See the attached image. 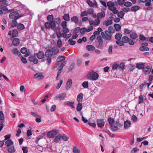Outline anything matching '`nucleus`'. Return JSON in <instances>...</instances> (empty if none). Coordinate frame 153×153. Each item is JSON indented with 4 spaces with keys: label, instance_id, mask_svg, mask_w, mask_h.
I'll list each match as a JSON object with an SVG mask.
<instances>
[{
    "label": "nucleus",
    "instance_id": "28",
    "mask_svg": "<svg viewBox=\"0 0 153 153\" xmlns=\"http://www.w3.org/2000/svg\"><path fill=\"white\" fill-rule=\"evenodd\" d=\"M130 36L132 39L134 40L138 37V35L136 33L132 32L130 34Z\"/></svg>",
    "mask_w": 153,
    "mask_h": 153
},
{
    "label": "nucleus",
    "instance_id": "41",
    "mask_svg": "<svg viewBox=\"0 0 153 153\" xmlns=\"http://www.w3.org/2000/svg\"><path fill=\"white\" fill-rule=\"evenodd\" d=\"M139 50L141 51H148L149 50V48L147 47L142 46L139 48Z\"/></svg>",
    "mask_w": 153,
    "mask_h": 153
},
{
    "label": "nucleus",
    "instance_id": "38",
    "mask_svg": "<svg viewBox=\"0 0 153 153\" xmlns=\"http://www.w3.org/2000/svg\"><path fill=\"white\" fill-rule=\"evenodd\" d=\"M17 28L19 30H21L24 29L25 27L23 24L20 23L18 25Z\"/></svg>",
    "mask_w": 153,
    "mask_h": 153
},
{
    "label": "nucleus",
    "instance_id": "27",
    "mask_svg": "<svg viewBox=\"0 0 153 153\" xmlns=\"http://www.w3.org/2000/svg\"><path fill=\"white\" fill-rule=\"evenodd\" d=\"M105 13L104 12H101L98 13L97 15V18H102L105 17Z\"/></svg>",
    "mask_w": 153,
    "mask_h": 153
},
{
    "label": "nucleus",
    "instance_id": "33",
    "mask_svg": "<svg viewBox=\"0 0 153 153\" xmlns=\"http://www.w3.org/2000/svg\"><path fill=\"white\" fill-rule=\"evenodd\" d=\"M129 38L126 36H123L122 39V40L124 43H126L129 41Z\"/></svg>",
    "mask_w": 153,
    "mask_h": 153
},
{
    "label": "nucleus",
    "instance_id": "64",
    "mask_svg": "<svg viewBox=\"0 0 153 153\" xmlns=\"http://www.w3.org/2000/svg\"><path fill=\"white\" fill-rule=\"evenodd\" d=\"M139 39L140 40L145 41L146 39L145 37L143 35L140 34L139 36Z\"/></svg>",
    "mask_w": 153,
    "mask_h": 153
},
{
    "label": "nucleus",
    "instance_id": "29",
    "mask_svg": "<svg viewBox=\"0 0 153 153\" xmlns=\"http://www.w3.org/2000/svg\"><path fill=\"white\" fill-rule=\"evenodd\" d=\"M71 21L75 24H77L78 23V18L77 16H73L71 18Z\"/></svg>",
    "mask_w": 153,
    "mask_h": 153
},
{
    "label": "nucleus",
    "instance_id": "51",
    "mask_svg": "<svg viewBox=\"0 0 153 153\" xmlns=\"http://www.w3.org/2000/svg\"><path fill=\"white\" fill-rule=\"evenodd\" d=\"M116 44L119 46H124V44H123V42L122 41H121L119 40H117L116 41Z\"/></svg>",
    "mask_w": 153,
    "mask_h": 153
},
{
    "label": "nucleus",
    "instance_id": "42",
    "mask_svg": "<svg viewBox=\"0 0 153 153\" xmlns=\"http://www.w3.org/2000/svg\"><path fill=\"white\" fill-rule=\"evenodd\" d=\"M66 64V61H64L62 63L60 66L58 68V70H60V71H62L63 69V67L65 66Z\"/></svg>",
    "mask_w": 153,
    "mask_h": 153
},
{
    "label": "nucleus",
    "instance_id": "5",
    "mask_svg": "<svg viewBox=\"0 0 153 153\" xmlns=\"http://www.w3.org/2000/svg\"><path fill=\"white\" fill-rule=\"evenodd\" d=\"M45 25L47 28L49 29L51 28L52 30H54L56 26V25L54 21L50 22H47L45 23Z\"/></svg>",
    "mask_w": 153,
    "mask_h": 153
},
{
    "label": "nucleus",
    "instance_id": "20",
    "mask_svg": "<svg viewBox=\"0 0 153 153\" xmlns=\"http://www.w3.org/2000/svg\"><path fill=\"white\" fill-rule=\"evenodd\" d=\"M144 67V63L142 62L137 63L136 66V67L138 69H143Z\"/></svg>",
    "mask_w": 153,
    "mask_h": 153
},
{
    "label": "nucleus",
    "instance_id": "54",
    "mask_svg": "<svg viewBox=\"0 0 153 153\" xmlns=\"http://www.w3.org/2000/svg\"><path fill=\"white\" fill-rule=\"evenodd\" d=\"M124 5L125 7H129L132 6V3L129 1H126L124 3Z\"/></svg>",
    "mask_w": 153,
    "mask_h": 153
},
{
    "label": "nucleus",
    "instance_id": "1",
    "mask_svg": "<svg viewBox=\"0 0 153 153\" xmlns=\"http://www.w3.org/2000/svg\"><path fill=\"white\" fill-rule=\"evenodd\" d=\"M107 5L109 10L113 11V13L116 14L117 13L118 10L116 9V8L115 7V5L114 2L111 1H109L107 3Z\"/></svg>",
    "mask_w": 153,
    "mask_h": 153
},
{
    "label": "nucleus",
    "instance_id": "44",
    "mask_svg": "<svg viewBox=\"0 0 153 153\" xmlns=\"http://www.w3.org/2000/svg\"><path fill=\"white\" fill-rule=\"evenodd\" d=\"M94 26H96V25L97 26L98 25H99V24H100V21L99 19L98 18H97L94 21Z\"/></svg>",
    "mask_w": 153,
    "mask_h": 153
},
{
    "label": "nucleus",
    "instance_id": "53",
    "mask_svg": "<svg viewBox=\"0 0 153 153\" xmlns=\"http://www.w3.org/2000/svg\"><path fill=\"white\" fill-rule=\"evenodd\" d=\"M67 22L65 21H63L61 23V25L63 29L67 27Z\"/></svg>",
    "mask_w": 153,
    "mask_h": 153
},
{
    "label": "nucleus",
    "instance_id": "50",
    "mask_svg": "<svg viewBox=\"0 0 153 153\" xmlns=\"http://www.w3.org/2000/svg\"><path fill=\"white\" fill-rule=\"evenodd\" d=\"M54 22H55V24L56 23L57 24L59 25L61 22L60 19L59 18H57L54 19Z\"/></svg>",
    "mask_w": 153,
    "mask_h": 153
},
{
    "label": "nucleus",
    "instance_id": "21",
    "mask_svg": "<svg viewBox=\"0 0 153 153\" xmlns=\"http://www.w3.org/2000/svg\"><path fill=\"white\" fill-rule=\"evenodd\" d=\"M11 52L14 55H17L20 56L21 53L18 49L16 48H13L11 50Z\"/></svg>",
    "mask_w": 153,
    "mask_h": 153
},
{
    "label": "nucleus",
    "instance_id": "58",
    "mask_svg": "<svg viewBox=\"0 0 153 153\" xmlns=\"http://www.w3.org/2000/svg\"><path fill=\"white\" fill-rule=\"evenodd\" d=\"M87 3L91 7H93L94 6V4L90 0H87Z\"/></svg>",
    "mask_w": 153,
    "mask_h": 153
},
{
    "label": "nucleus",
    "instance_id": "3",
    "mask_svg": "<svg viewBox=\"0 0 153 153\" xmlns=\"http://www.w3.org/2000/svg\"><path fill=\"white\" fill-rule=\"evenodd\" d=\"M99 76L98 74L96 72H94L93 74L90 72L88 76V79L93 81H95L98 79Z\"/></svg>",
    "mask_w": 153,
    "mask_h": 153
},
{
    "label": "nucleus",
    "instance_id": "2",
    "mask_svg": "<svg viewBox=\"0 0 153 153\" xmlns=\"http://www.w3.org/2000/svg\"><path fill=\"white\" fill-rule=\"evenodd\" d=\"M23 16V15L19 16V13L17 11L11 12L9 14V18L12 19H18Z\"/></svg>",
    "mask_w": 153,
    "mask_h": 153
},
{
    "label": "nucleus",
    "instance_id": "30",
    "mask_svg": "<svg viewBox=\"0 0 153 153\" xmlns=\"http://www.w3.org/2000/svg\"><path fill=\"white\" fill-rule=\"evenodd\" d=\"M63 19L65 21H68L70 20L69 14H65L62 17Z\"/></svg>",
    "mask_w": 153,
    "mask_h": 153
},
{
    "label": "nucleus",
    "instance_id": "15",
    "mask_svg": "<svg viewBox=\"0 0 153 153\" xmlns=\"http://www.w3.org/2000/svg\"><path fill=\"white\" fill-rule=\"evenodd\" d=\"M12 144H5V145L7 147L8 151L9 152L11 153H13L15 152V149L13 146L11 145Z\"/></svg>",
    "mask_w": 153,
    "mask_h": 153
},
{
    "label": "nucleus",
    "instance_id": "4",
    "mask_svg": "<svg viewBox=\"0 0 153 153\" xmlns=\"http://www.w3.org/2000/svg\"><path fill=\"white\" fill-rule=\"evenodd\" d=\"M97 39L98 43L97 48H102L103 45V41L102 37L100 35H98L97 36Z\"/></svg>",
    "mask_w": 153,
    "mask_h": 153
},
{
    "label": "nucleus",
    "instance_id": "34",
    "mask_svg": "<svg viewBox=\"0 0 153 153\" xmlns=\"http://www.w3.org/2000/svg\"><path fill=\"white\" fill-rule=\"evenodd\" d=\"M140 7L137 5L132 7L131 8V10L132 11L136 12L140 9Z\"/></svg>",
    "mask_w": 153,
    "mask_h": 153
},
{
    "label": "nucleus",
    "instance_id": "63",
    "mask_svg": "<svg viewBox=\"0 0 153 153\" xmlns=\"http://www.w3.org/2000/svg\"><path fill=\"white\" fill-rule=\"evenodd\" d=\"M68 138V137L65 134H64L62 136L61 135V139H62L64 141H67Z\"/></svg>",
    "mask_w": 153,
    "mask_h": 153
},
{
    "label": "nucleus",
    "instance_id": "59",
    "mask_svg": "<svg viewBox=\"0 0 153 153\" xmlns=\"http://www.w3.org/2000/svg\"><path fill=\"white\" fill-rule=\"evenodd\" d=\"M68 42L70 45H75L76 43V41L73 40L71 39H70L68 40Z\"/></svg>",
    "mask_w": 153,
    "mask_h": 153
},
{
    "label": "nucleus",
    "instance_id": "37",
    "mask_svg": "<svg viewBox=\"0 0 153 153\" xmlns=\"http://www.w3.org/2000/svg\"><path fill=\"white\" fill-rule=\"evenodd\" d=\"M76 107V110L78 111H80L82 109V106L81 102H78Z\"/></svg>",
    "mask_w": 153,
    "mask_h": 153
},
{
    "label": "nucleus",
    "instance_id": "17",
    "mask_svg": "<svg viewBox=\"0 0 153 153\" xmlns=\"http://www.w3.org/2000/svg\"><path fill=\"white\" fill-rule=\"evenodd\" d=\"M101 34L102 38L104 39L109 41L111 39L112 36H108L105 35L103 32H102Z\"/></svg>",
    "mask_w": 153,
    "mask_h": 153
},
{
    "label": "nucleus",
    "instance_id": "23",
    "mask_svg": "<svg viewBox=\"0 0 153 153\" xmlns=\"http://www.w3.org/2000/svg\"><path fill=\"white\" fill-rule=\"evenodd\" d=\"M83 94L81 93L79 94L77 96L76 100L78 102H81L83 99Z\"/></svg>",
    "mask_w": 153,
    "mask_h": 153
},
{
    "label": "nucleus",
    "instance_id": "40",
    "mask_svg": "<svg viewBox=\"0 0 153 153\" xmlns=\"http://www.w3.org/2000/svg\"><path fill=\"white\" fill-rule=\"evenodd\" d=\"M87 32V28L85 27L81 28L80 30V32L81 35H83Z\"/></svg>",
    "mask_w": 153,
    "mask_h": 153
},
{
    "label": "nucleus",
    "instance_id": "39",
    "mask_svg": "<svg viewBox=\"0 0 153 153\" xmlns=\"http://www.w3.org/2000/svg\"><path fill=\"white\" fill-rule=\"evenodd\" d=\"M65 59V57L64 56H62L58 57L57 60L58 62H60L64 61Z\"/></svg>",
    "mask_w": 153,
    "mask_h": 153
},
{
    "label": "nucleus",
    "instance_id": "11",
    "mask_svg": "<svg viewBox=\"0 0 153 153\" xmlns=\"http://www.w3.org/2000/svg\"><path fill=\"white\" fill-rule=\"evenodd\" d=\"M97 122L98 127L100 128H103L105 124V122L103 119H98L97 121Z\"/></svg>",
    "mask_w": 153,
    "mask_h": 153
},
{
    "label": "nucleus",
    "instance_id": "22",
    "mask_svg": "<svg viewBox=\"0 0 153 153\" xmlns=\"http://www.w3.org/2000/svg\"><path fill=\"white\" fill-rule=\"evenodd\" d=\"M13 45L16 46H18L19 44L20 40L18 38H15L13 41Z\"/></svg>",
    "mask_w": 153,
    "mask_h": 153
},
{
    "label": "nucleus",
    "instance_id": "56",
    "mask_svg": "<svg viewBox=\"0 0 153 153\" xmlns=\"http://www.w3.org/2000/svg\"><path fill=\"white\" fill-rule=\"evenodd\" d=\"M62 83L63 80L62 79L60 80L59 82L58 83L56 87V88L57 89H59L60 88V87H61Z\"/></svg>",
    "mask_w": 153,
    "mask_h": 153
},
{
    "label": "nucleus",
    "instance_id": "19",
    "mask_svg": "<svg viewBox=\"0 0 153 153\" xmlns=\"http://www.w3.org/2000/svg\"><path fill=\"white\" fill-rule=\"evenodd\" d=\"M64 104L65 105L71 106L73 108H75V106L74 105V102H73L67 101L65 102Z\"/></svg>",
    "mask_w": 153,
    "mask_h": 153
},
{
    "label": "nucleus",
    "instance_id": "14",
    "mask_svg": "<svg viewBox=\"0 0 153 153\" xmlns=\"http://www.w3.org/2000/svg\"><path fill=\"white\" fill-rule=\"evenodd\" d=\"M53 53V51L51 49H48L46 51L45 54L46 57H51Z\"/></svg>",
    "mask_w": 153,
    "mask_h": 153
},
{
    "label": "nucleus",
    "instance_id": "52",
    "mask_svg": "<svg viewBox=\"0 0 153 153\" xmlns=\"http://www.w3.org/2000/svg\"><path fill=\"white\" fill-rule=\"evenodd\" d=\"M110 128L113 131H115L117 130V127L116 126L114 125L113 124L111 126Z\"/></svg>",
    "mask_w": 153,
    "mask_h": 153
},
{
    "label": "nucleus",
    "instance_id": "24",
    "mask_svg": "<svg viewBox=\"0 0 153 153\" xmlns=\"http://www.w3.org/2000/svg\"><path fill=\"white\" fill-rule=\"evenodd\" d=\"M131 123L130 121L128 120H127L125 121L124 123V127L126 129H127L129 128L131 125Z\"/></svg>",
    "mask_w": 153,
    "mask_h": 153
},
{
    "label": "nucleus",
    "instance_id": "10",
    "mask_svg": "<svg viewBox=\"0 0 153 153\" xmlns=\"http://www.w3.org/2000/svg\"><path fill=\"white\" fill-rule=\"evenodd\" d=\"M57 130H53L48 132L47 134V136L49 138H53L57 134Z\"/></svg>",
    "mask_w": 153,
    "mask_h": 153
},
{
    "label": "nucleus",
    "instance_id": "26",
    "mask_svg": "<svg viewBox=\"0 0 153 153\" xmlns=\"http://www.w3.org/2000/svg\"><path fill=\"white\" fill-rule=\"evenodd\" d=\"M17 19H12V23L11 24V27L14 28L17 26L18 23L16 21Z\"/></svg>",
    "mask_w": 153,
    "mask_h": 153
},
{
    "label": "nucleus",
    "instance_id": "48",
    "mask_svg": "<svg viewBox=\"0 0 153 153\" xmlns=\"http://www.w3.org/2000/svg\"><path fill=\"white\" fill-rule=\"evenodd\" d=\"M108 30L111 33H114L115 32V30L113 26H110L108 27Z\"/></svg>",
    "mask_w": 153,
    "mask_h": 153
},
{
    "label": "nucleus",
    "instance_id": "8",
    "mask_svg": "<svg viewBox=\"0 0 153 153\" xmlns=\"http://www.w3.org/2000/svg\"><path fill=\"white\" fill-rule=\"evenodd\" d=\"M66 93H64L62 94H60L57 95L55 97L54 100H57L58 99L60 100H63L66 97Z\"/></svg>",
    "mask_w": 153,
    "mask_h": 153
},
{
    "label": "nucleus",
    "instance_id": "62",
    "mask_svg": "<svg viewBox=\"0 0 153 153\" xmlns=\"http://www.w3.org/2000/svg\"><path fill=\"white\" fill-rule=\"evenodd\" d=\"M20 51L22 53L25 54L27 51V48L25 47H23L21 49Z\"/></svg>",
    "mask_w": 153,
    "mask_h": 153
},
{
    "label": "nucleus",
    "instance_id": "61",
    "mask_svg": "<svg viewBox=\"0 0 153 153\" xmlns=\"http://www.w3.org/2000/svg\"><path fill=\"white\" fill-rule=\"evenodd\" d=\"M128 68L131 71H133L135 68L134 66L132 65L131 64L129 65L128 66Z\"/></svg>",
    "mask_w": 153,
    "mask_h": 153
},
{
    "label": "nucleus",
    "instance_id": "25",
    "mask_svg": "<svg viewBox=\"0 0 153 153\" xmlns=\"http://www.w3.org/2000/svg\"><path fill=\"white\" fill-rule=\"evenodd\" d=\"M61 140V135L58 134L55 138L54 141L56 143H59Z\"/></svg>",
    "mask_w": 153,
    "mask_h": 153
},
{
    "label": "nucleus",
    "instance_id": "18",
    "mask_svg": "<svg viewBox=\"0 0 153 153\" xmlns=\"http://www.w3.org/2000/svg\"><path fill=\"white\" fill-rule=\"evenodd\" d=\"M72 84V80L71 79H68L66 83V89L67 90L69 89L71 86Z\"/></svg>",
    "mask_w": 153,
    "mask_h": 153
},
{
    "label": "nucleus",
    "instance_id": "35",
    "mask_svg": "<svg viewBox=\"0 0 153 153\" xmlns=\"http://www.w3.org/2000/svg\"><path fill=\"white\" fill-rule=\"evenodd\" d=\"M122 34L119 33H117L115 36V38L117 40H120L122 36Z\"/></svg>",
    "mask_w": 153,
    "mask_h": 153
},
{
    "label": "nucleus",
    "instance_id": "47",
    "mask_svg": "<svg viewBox=\"0 0 153 153\" xmlns=\"http://www.w3.org/2000/svg\"><path fill=\"white\" fill-rule=\"evenodd\" d=\"M108 120L110 126L113 125L114 122V119L111 117L108 118Z\"/></svg>",
    "mask_w": 153,
    "mask_h": 153
},
{
    "label": "nucleus",
    "instance_id": "49",
    "mask_svg": "<svg viewBox=\"0 0 153 153\" xmlns=\"http://www.w3.org/2000/svg\"><path fill=\"white\" fill-rule=\"evenodd\" d=\"M117 16L118 17H119L122 18L123 17L125 13H123V11H120L119 12H118Z\"/></svg>",
    "mask_w": 153,
    "mask_h": 153
},
{
    "label": "nucleus",
    "instance_id": "57",
    "mask_svg": "<svg viewBox=\"0 0 153 153\" xmlns=\"http://www.w3.org/2000/svg\"><path fill=\"white\" fill-rule=\"evenodd\" d=\"M131 119L134 122H137V117L134 115H133L132 116Z\"/></svg>",
    "mask_w": 153,
    "mask_h": 153
},
{
    "label": "nucleus",
    "instance_id": "7",
    "mask_svg": "<svg viewBox=\"0 0 153 153\" xmlns=\"http://www.w3.org/2000/svg\"><path fill=\"white\" fill-rule=\"evenodd\" d=\"M7 2H6V3H4L1 4L0 3V8L4 11H6L7 13L10 12H11L12 10H9L7 7Z\"/></svg>",
    "mask_w": 153,
    "mask_h": 153
},
{
    "label": "nucleus",
    "instance_id": "43",
    "mask_svg": "<svg viewBox=\"0 0 153 153\" xmlns=\"http://www.w3.org/2000/svg\"><path fill=\"white\" fill-rule=\"evenodd\" d=\"M82 86L85 88H87L88 87V82L87 81L83 82L82 84Z\"/></svg>",
    "mask_w": 153,
    "mask_h": 153
},
{
    "label": "nucleus",
    "instance_id": "12",
    "mask_svg": "<svg viewBox=\"0 0 153 153\" xmlns=\"http://www.w3.org/2000/svg\"><path fill=\"white\" fill-rule=\"evenodd\" d=\"M18 34L17 30L16 29H14L12 31H10L9 32L8 35L13 37L17 36Z\"/></svg>",
    "mask_w": 153,
    "mask_h": 153
},
{
    "label": "nucleus",
    "instance_id": "31",
    "mask_svg": "<svg viewBox=\"0 0 153 153\" xmlns=\"http://www.w3.org/2000/svg\"><path fill=\"white\" fill-rule=\"evenodd\" d=\"M87 49L89 51H93L95 49V48L92 45H88L86 46Z\"/></svg>",
    "mask_w": 153,
    "mask_h": 153
},
{
    "label": "nucleus",
    "instance_id": "13",
    "mask_svg": "<svg viewBox=\"0 0 153 153\" xmlns=\"http://www.w3.org/2000/svg\"><path fill=\"white\" fill-rule=\"evenodd\" d=\"M35 55L39 59H43L45 56V53L42 51H39L38 53H35Z\"/></svg>",
    "mask_w": 153,
    "mask_h": 153
},
{
    "label": "nucleus",
    "instance_id": "6",
    "mask_svg": "<svg viewBox=\"0 0 153 153\" xmlns=\"http://www.w3.org/2000/svg\"><path fill=\"white\" fill-rule=\"evenodd\" d=\"M11 135L10 134H7L5 136V139L2 141H0V143H4V141L5 140L6 141L5 143H13V142L10 139V138Z\"/></svg>",
    "mask_w": 153,
    "mask_h": 153
},
{
    "label": "nucleus",
    "instance_id": "36",
    "mask_svg": "<svg viewBox=\"0 0 153 153\" xmlns=\"http://www.w3.org/2000/svg\"><path fill=\"white\" fill-rule=\"evenodd\" d=\"M114 27L115 29L117 31H119L121 29V26L118 24H115L114 25Z\"/></svg>",
    "mask_w": 153,
    "mask_h": 153
},
{
    "label": "nucleus",
    "instance_id": "9",
    "mask_svg": "<svg viewBox=\"0 0 153 153\" xmlns=\"http://www.w3.org/2000/svg\"><path fill=\"white\" fill-rule=\"evenodd\" d=\"M4 116L2 111H0V132L3 127V120H4Z\"/></svg>",
    "mask_w": 153,
    "mask_h": 153
},
{
    "label": "nucleus",
    "instance_id": "45",
    "mask_svg": "<svg viewBox=\"0 0 153 153\" xmlns=\"http://www.w3.org/2000/svg\"><path fill=\"white\" fill-rule=\"evenodd\" d=\"M47 20L50 22H51L52 21H54L53 20V17L52 15H48L47 16Z\"/></svg>",
    "mask_w": 153,
    "mask_h": 153
},
{
    "label": "nucleus",
    "instance_id": "55",
    "mask_svg": "<svg viewBox=\"0 0 153 153\" xmlns=\"http://www.w3.org/2000/svg\"><path fill=\"white\" fill-rule=\"evenodd\" d=\"M124 63L123 62H121L119 66V67L122 70H123L124 69Z\"/></svg>",
    "mask_w": 153,
    "mask_h": 153
},
{
    "label": "nucleus",
    "instance_id": "60",
    "mask_svg": "<svg viewBox=\"0 0 153 153\" xmlns=\"http://www.w3.org/2000/svg\"><path fill=\"white\" fill-rule=\"evenodd\" d=\"M125 1V0H118L117 3L119 5H122L124 4Z\"/></svg>",
    "mask_w": 153,
    "mask_h": 153
},
{
    "label": "nucleus",
    "instance_id": "46",
    "mask_svg": "<svg viewBox=\"0 0 153 153\" xmlns=\"http://www.w3.org/2000/svg\"><path fill=\"white\" fill-rule=\"evenodd\" d=\"M139 100L138 102L139 104H141L143 102V96L142 95H140L139 97Z\"/></svg>",
    "mask_w": 153,
    "mask_h": 153
},
{
    "label": "nucleus",
    "instance_id": "32",
    "mask_svg": "<svg viewBox=\"0 0 153 153\" xmlns=\"http://www.w3.org/2000/svg\"><path fill=\"white\" fill-rule=\"evenodd\" d=\"M112 23V21L111 20H108L106 21H104L103 22V25L106 26H108Z\"/></svg>",
    "mask_w": 153,
    "mask_h": 153
},
{
    "label": "nucleus",
    "instance_id": "16",
    "mask_svg": "<svg viewBox=\"0 0 153 153\" xmlns=\"http://www.w3.org/2000/svg\"><path fill=\"white\" fill-rule=\"evenodd\" d=\"M151 71V68L150 66L149 65L147 66L146 67L144 68L143 69V72L146 75L149 74Z\"/></svg>",
    "mask_w": 153,
    "mask_h": 153
}]
</instances>
